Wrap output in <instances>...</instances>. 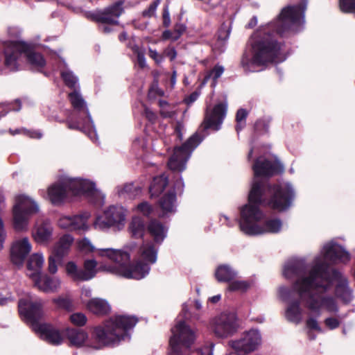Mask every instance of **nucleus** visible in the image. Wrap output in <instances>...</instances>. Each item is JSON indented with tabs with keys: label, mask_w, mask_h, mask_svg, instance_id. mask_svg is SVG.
Wrapping results in <instances>:
<instances>
[{
	"label": "nucleus",
	"mask_w": 355,
	"mask_h": 355,
	"mask_svg": "<svg viewBox=\"0 0 355 355\" xmlns=\"http://www.w3.org/2000/svg\"><path fill=\"white\" fill-rule=\"evenodd\" d=\"M350 254L342 246L333 242L325 244L321 257H317L313 268L307 272L305 261L302 259H292L284 265L283 275L286 279L297 278L293 285L306 307L313 312L320 314L322 309L329 313L336 314L338 306L335 299L324 295L332 286L333 279L329 278L327 265L336 263H347ZM334 281L337 282L336 295L345 302L352 300V293L347 279L339 272H333Z\"/></svg>",
	"instance_id": "nucleus-1"
},
{
	"label": "nucleus",
	"mask_w": 355,
	"mask_h": 355,
	"mask_svg": "<svg viewBox=\"0 0 355 355\" xmlns=\"http://www.w3.org/2000/svg\"><path fill=\"white\" fill-rule=\"evenodd\" d=\"M253 170L254 180L249 194L248 203L241 210L240 229L248 235L277 233L282 226L279 219L268 220L263 226L257 224L264 217L259 205L266 202V196L269 194L272 197L267 205L274 209L283 211L290 206L293 198V189L289 184L272 187L257 180L260 177H268L284 171L283 165L276 157L270 160L263 157H259L253 166Z\"/></svg>",
	"instance_id": "nucleus-2"
},
{
	"label": "nucleus",
	"mask_w": 355,
	"mask_h": 355,
	"mask_svg": "<svg viewBox=\"0 0 355 355\" xmlns=\"http://www.w3.org/2000/svg\"><path fill=\"white\" fill-rule=\"evenodd\" d=\"M137 322L135 316L118 315L107 320L103 327L95 328L91 338L85 331L75 329H66L65 336L71 345L99 349L124 340L128 336L126 331L134 327Z\"/></svg>",
	"instance_id": "nucleus-3"
},
{
	"label": "nucleus",
	"mask_w": 355,
	"mask_h": 355,
	"mask_svg": "<svg viewBox=\"0 0 355 355\" xmlns=\"http://www.w3.org/2000/svg\"><path fill=\"white\" fill-rule=\"evenodd\" d=\"M252 55L245 53L241 64L246 71H255L254 67L268 62H279L285 60L282 45L276 43L273 37L266 31L256 32L252 37Z\"/></svg>",
	"instance_id": "nucleus-4"
},
{
	"label": "nucleus",
	"mask_w": 355,
	"mask_h": 355,
	"mask_svg": "<svg viewBox=\"0 0 355 355\" xmlns=\"http://www.w3.org/2000/svg\"><path fill=\"white\" fill-rule=\"evenodd\" d=\"M129 248L116 250L114 248H99L96 250V256L110 261V264H101L99 270L127 279H141L145 277L150 271L146 264L130 265Z\"/></svg>",
	"instance_id": "nucleus-5"
},
{
	"label": "nucleus",
	"mask_w": 355,
	"mask_h": 355,
	"mask_svg": "<svg viewBox=\"0 0 355 355\" xmlns=\"http://www.w3.org/2000/svg\"><path fill=\"white\" fill-rule=\"evenodd\" d=\"M69 193L72 195L84 194L94 204L101 205L103 203V194L96 189L95 184L87 180L62 178L58 182L48 188V199L53 205L63 202Z\"/></svg>",
	"instance_id": "nucleus-6"
},
{
	"label": "nucleus",
	"mask_w": 355,
	"mask_h": 355,
	"mask_svg": "<svg viewBox=\"0 0 355 355\" xmlns=\"http://www.w3.org/2000/svg\"><path fill=\"white\" fill-rule=\"evenodd\" d=\"M18 306L19 313L32 323L33 328L40 334L42 339L54 345L63 342L66 330L61 331L51 325L38 322L43 315V302L41 300H33L31 296H28L19 300Z\"/></svg>",
	"instance_id": "nucleus-7"
},
{
	"label": "nucleus",
	"mask_w": 355,
	"mask_h": 355,
	"mask_svg": "<svg viewBox=\"0 0 355 355\" xmlns=\"http://www.w3.org/2000/svg\"><path fill=\"white\" fill-rule=\"evenodd\" d=\"M5 64L10 71L18 69V62L21 56L26 58L28 62L34 69H40L46 64L43 56L33 51L30 46L20 41L6 42L4 44Z\"/></svg>",
	"instance_id": "nucleus-8"
},
{
	"label": "nucleus",
	"mask_w": 355,
	"mask_h": 355,
	"mask_svg": "<svg viewBox=\"0 0 355 355\" xmlns=\"http://www.w3.org/2000/svg\"><path fill=\"white\" fill-rule=\"evenodd\" d=\"M69 98L74 111L67 120V127L71 130H80L87 132L89 137L95 141L96 138L93 121L86 103L79 91L75 89L74 92L69 93Z\"/></svg>",
	"instance_id": "nucleus-9"
},
{
	"label": "nucleus",
	"mask_w": 355,
	"mask_h": 355,
	"mask_svg": "<svg viewBox=\"0 0 355 355\" xmlns=\"http://www.w3.org/2000/svg\"><path fill=\"white\" fill-rule=\"evenodd\" d=\"M306 3L307 1L304 0L300 5L288 6L282 9L277 21L268 24V29L275 30L277 33L281 35L299 31L304 23Z\"/></svg>",
	"instance_id": "nucleus-10"
},
{
	"label": "nucleus",
	"mask_w": 355,
	"mask_h": 355,
	"mask_svg": "<svg viewBox=\"0 0 355 355\" xmlns=\"http://www.w3.org/2000/svg\"><path fill=\"white\" fill-rule=\"evenodd\" d=\"M171 331L169 344L172 350L177 354L189 349L198 336L197 329L189 326L184 320L177 321Z\"/></svg>",
	"instance_id": "nucleus-11"
},
{
	"label": "nucleus",
	"mask_w": 355,
	"mask_h": 355,
	"mask_svg": "<svg viewBox=\"0 0 355 355\" xmlns=\"http://www.w3.org/2000/svg\"><path fill=\"white\" fill-rule=\"evenodd\" d=\"M202 140V137L195 134L182 146L175 148L173 153L168 162L169 168L175 171H184L186 168V164L191 153L199 145Z\"/></svg>",
	"instance_id": "nucleus-12"
},
{
	"label": "nucleus",
	"mask_w": 355,
	"mask_h": 355,
	"mask_svg": "<svg viewBox=\"0 0 355 355\" xmlns=\"http://www.w3.org/2000/svg\"><path fill=\"white\" fill-rule=\"evenodd\" d=\"M126 211L121 206H110L98 216L94 223V227L98 230H107L112 227L123 225L125 220Z\"/></svg>",
	"instance_id": "nucleus-13"
},
{
	"label": "nucleus",
	"mask_w": 355,
	"mask_h": 355,
	"mask_svg": "<svg viewBox=\"0 0 355 355\" xmlns=\"http://www.w3.org/2000/svg\"><path fill=\"white\" fill-rule=\"evenodd\" d=\"M261 343V337L257 330H250L236 340H231L230 345L237 355H247L258 349Z\"/></svg>",
	"instance_id": "nucleus-14"
},
{
	"label": "nucleus",
	"mask_w": 355,
	"mask_h": 355,
	"mask_svg": "<svg viewBox=\"0 0 355 355\" xmlns=\"http://www.w3.org/2000/svg\"><path fill=\"white\" fill-rule=\"evenodd\" d=\"M236 316L232 313H223L211 322V328L215 335L220 338L227 337L237 329Z\"/></svg>",
	"instance_id": "nucleus-15"
},
{
	"label": "nucleus",
	"mask_w": 355,
	"mask_h": 355,
	"mask_svg": "<svg viewBox=\"0 0 355 355\" xmlns=\"http://www.w3.org/2000/svg\"><path fill=\"white\" fill-rule=\"evenodd\" d=\"M123 3L119 1L103 10L87 15L88 19L101 24H117L118 19L123 12Z\"/></svg>",
	"instance_id": "nucleus-16"
},
{
	"label": "nucleus",
	"mask_w": 355,
	"mask_h": 355,
	"mask_svg": "<svg viewBox=\"0 0 355 355\" xmlns=\"http://www.w3.org/2000/svg\"><path fill=\"white\" fill-rule=\"evenodd\" d=\"M53 226L48 219L38 220L31 231V236L39 245H48L53 240Z\"/></svg>",
	"instance_id": "nucleus-17"
},
{
	"label": "nucleus",
	"mask_w": 355,
	"mask_h": 355,
	"mask_svg": "<svg viewBox=\"0 0 355 355\" xmlns=\"http://www.w3.org/2000/svg\"><path fill=\"white\" fill-rule=\"evenodd\" d=\"M32 250L30 239L25 236L15 239L10 247V259L13 264L21 266Z\"/></svg>",
	"instance_id": "nucleus-18"
},
{
	"label": "nucleus",
	"mask_w": 355,
	"mask_h": 355,
	"mask_svg": "<svg viewBox=\"0 0 355 355\" xmlns=\"http://www.w3.org/2000/svg\"><path fill=\"white\" fill-rule=\"evenodd\" d=\"M227 104L218 103L211 110H207L202 127L205 130H218L226 115Z\"/></svg>",
	"instance_id": "nucleus-19"
},
{
	"label": "nucleus",
	"mask_w": 355,
	"mask_h": 355,
	"mask_svg": "<svg viewBox=\"0 0 355 355\" xmlns=\"http://www.w3.org/2000/svg\"><path fill=\"white\" fill-rule=\"evenodd\" d=\"M18 209V211L24 214H34L39 211L37 203L26 195H17L15 198V205L12 209Z\"/></svg>",
	"instance_id": "nucleus-20"
},
{
	"label": "nucleus",
	"mask_w": 355,
	"mask_h": 355,
	"mask_svg": "<svg viewBox=\"0 0 355 355\" xmlns=\"http://www.w3.org/2000/svg\"><path fill=\"white\" fill-rule=\"evenodd\" d=\"M139 258L145 261V263H142L139 260L133 265L146 264L150 268L149 264L155 263L157 261V249L154 246L152 242H144L139 248Z\"/></svg>",
	"instance_id": "nucleus-21"
},
{
	"label": "nucleus",
	"mask_w": 355,
	"mask_h": 355,
	"mask_svg": "<svg viewBox=\"0 0 355 355\" xmlns=\"http://www.w3.org/2000/svg\"><path fill=\"white\" fill-rule=\"evenodd\" d=\"M35 286L39 290L46 293L57 291L61 285V281L58 277H49L46 275H40L36 279H33Z\"/></svg>",
	"instance_id": "nucleus-22"
},
{
	"label": "nucleus",
	"mask_w": 355,
	"mask_h": 355,
	"mask_svg": "<svg viewBox=\"0 0 355 355\" xmlns=\"http://www.w3.org/2000/svg\"><path fill=\"white\" fill-rule=\"evenodd\" d=\"M44 263V258L41 252L34 253L29 257L27 263V275L32 280L40 277Z\"/></svg>",
	"instance_id": "nucleus-23"
},
{
	"label": "nucleus",
	"mask_w": 355,
	"mask_h": 355,
	"mask_svg": "<svg viewBox=\"0 0 355 355\" xmlns=\"http://www.w3.org/2000/svg\"><path fill=\"white\" fill-rule=\"evenodd\" d=\"M73 240L70 234L62 236L53 245L51 253L55 255L58 259L61 260L69 253Z\"/></svg>",
	"instance_id": "nucleus-24"
},
{
	"label": "nucleus",
	"mask_w": 355,
	"mask_h": 355,
	"mask_svg": "<svg viewBox=\"0 0 355 355\" xmlns=\"http://www.w3.org/2000/svg\"><path fill=\"white\" fill-rule=\"evenodd\" d=\"M31 214H24L18 211V209H12V225L13 228L19 232H26L28 230L29 219Z\"/></svg>",
	"instance_id": "nucleus-25"
},
{
	"label": "nucleus",
	"mask_w": 355,
	"mask_h": 355,
	"mask_svg": "<svg viewBox=\"0 0 355 355\" xmlns=\"http://www.w3.org/2000/svg\"><path fill=\"white\" fill-rule=\"evenodd\" d=\"M87 309L94 314L105 315L110 311L107 302L101 298H92L87 303Z\"/></svg>",
	"instance_id": "nucleus-26"
},
{
	"label": "nucleus",
	"mask_w": 355,
	"mask_h": 355,
	"mask_svg": "<svg viewBox=\"0 0 355 355\" xmlns=\"http://www.w3.org/2000/svg\"><path fill=\"white\" fill-rule=\"evenodd\" d=\"M286 318L288 320L299 324L303 319V311L299 302H291L286 310Z\"/></svg>",
	"instance_id": "nucleus-27"
},
{
	"label": "nucleus",
	"mask_w": 355,
	"mask_h": 355,
	"mask_svg": "<svg viewBox=\"0 0 355 355\" xmlns=\"http://www.w3.org/2000/svg\"><path fill=\"white\" fill-rule=\"evenodd\" d=\"M141 191L139 186L133 184H126L119 187L117 193L119 197L124 199H134L141 193Z\"/></svg>",
	"instance_id": "nucleus-28"
},
{
	"label": "nucleus",
	"mask_w": 355,
	"mask_h": 355,
	"mask_svg": "<svg viewBox=\"0 0 355 355\" xmlns=\"http://www.w3.org/2000/svg\"><path fill=\"white\" fill-rule=\"evenodd\" d=\"M150 234L154 237L156 242L160 243L163 241L166 236V229L162 223L157 220H153L148 227Z\"/></svg>",
	"instance_id": "nucleus-29"
},
{
	"label": "nucleus",
	"mask_w": 355,
	"mask_h": 355,
	"mask_svg": "<svg viewBox=\"0 0 355 355\" xmlns=\"http://www.w3.org/2000/svg\"><path fill=\"white\" fill-rule=\"evenodd\" d=\"M216 277L218 282H230L237 276V272L229 266H220L216 271Z\"/></svg>",
	"instance_id": "nucleus-30"
},
{
	"label": "nucleus",
	"mask_w": 355,
	"mask_h": 355,
	"mask_svg": "<svg viewBox=\"0 0 355 355\" xmlns=\"http://www.w3.org/2000/svg\"><path fill=\"white\" fill-rule=\"evenodd\" d=\"M101 271L97 268V261L94 259H87L84 262V268L82 270L83 281H88L95 277L96 272Z\"/></svg>",
	"instance_id": "nucleus-31"
},
{
	"label": "nucleus",
	"mask_w": 355,
	"mask_h": 355,
	"mask_svg": "<svg viewBox=\"0 0 355 355\" xmlns=\"http://www.w3.org/2000/svg\"><path fill=\"white\" fill-rule=\"evenodd\" d=\"M167 184L168 178L164 174L155 177L150 187L151 196L159 195L164 191Z\"/></svg>",
	"instance_id": "nucleus-32"
},
{
	"label": "nucleus",
	"mask_w": 355,
	"mask_h": 355,
	"mask_svg": "<svg viewBox=\"0 0 355 355\" xmlns=\"http://www.w3.org/2000/svg\"><path fill=\"white\" fill-rule=\"evenodd\" d=\"M89 216L90 215L88 213L73 216L72 231L87 230L89 228L87 221Z\"/></svg>",
	"instance_id": "nucleus-33"
},
{
	"label": "nucleus",
	"mask_w": 355,
	"mask_h": 355,
	"mask_svg": "<svg viewBox=\"0 0 355 355\" xmlns=\"http://www.w3.org/2000/svg\"><path fill=\"white\" fill-rule=\"evenodd\" d=\"M175 199L176 196L173 191L163 196L160 200V206L162 210L166 213L174 211Z\"/></svg>",
	"instance_id": "nucleus-34"
},
{
	"label": "nucleus",
	"mask_w": 355,
	"mask_h": 355,
	"mask_svg": "<svg viewBox=\"0 0 355 355\" xmlns=\"http://www.w3.org/2000/svg\"><path fill=\"white\" fill-rule=\"evenodd\" d=\"M132 236L135 238L141 237L144 233V225L142 220L139 217H134L129 227Z\"/></svg>",
	"instance_id": "nucleus-35"
},
{
	"label": "nucleus",
	"mask_w": 355,
	"mask_h": 355,
	"mask_svg": "<svg viewBox=\"0 0 355 355\" xmlns=\"http://www.w3.org/2000/svg\"><path fill=\"white\" fill-rule=\"evenodd\" d=\"M67 274L74 281H83L82 270L78 269L73 261H69L66 264Z\"/></svg>",
	"instance_id": "nucleus-36"
},
{
	"label": "nucleus",
	"mask_w": 355,
	"mask_h": 355,
	"mask_svg": "<svg viewBox=\"0 0 355 355\" xmlns=\"http://www.w3.org/2000/svg\"><path fill=\"white\" fill-rule=\"evenodd\" d=\"M61 76L66 84L70 88L76 89L78 79L70 70H65L61 72Z\"/></svg>",
	"instance_id": "nucleus-37"
},
{
	"label": "nucleus",
	"mask_w": 355,
	"mask_h": 355,
	"mask_svg": "<svg viewBox=\"0 0 355 355\" xmlns=\"http://www.w3.org/2000/svg\"><path fill=\"white\" fill-rule=\"evenodd\" d=\"M224 72V68L220 65H216L214 69L209 72V73L205 77L203 84H205L208 80L211 78L214 80V86L216 84V80Z\"/></svg>",
	"instance_id": "nucleus-38"
},
{
	"label": "nucleus",
	"mask_w": 355,
	"mask_h": 355,
	"mask_svg": "<svg viewBox=\"0 0 355 355\" xmlns=\"http://www.w3.org/2000/svg\"><path fill=\"white\" fill-rule=\"evenodd\" d=\"M245 281L233 279L229 282L228 290L230 291H245L249 288Z\"/></svg>",
	"instance_id": "nucleus-39"
},
{
	"label": "nucleus",
	"mask_w": 355,
	"mask_h": 355,
	"mask_svg": "<svg viewBox=\"0 0 355 355\" xmlns=\"http://www.w3.org/2000/svg\"><path fill=\"white\" fill-rule=\"evenodd\" d=\"M336 317H329L324 320L325 325L330 329H334L339 327L340 322L344 319L345 315L335 314Z\"/></svg>",
	"instance_id": "nucleus-40"
},
{
	"label": "nucleus",
	"mask_w": 355,
	"mask_h": 355,
	"mask_svg": "<svg viewBox=\"0 0 355 355\" xmlns=\"http://www.w3.org/2000/svg\"><path fill=\"white\" fill-rule=\"evenodd\" d=\"M73 216H61L58 221V225L64 230L72 231Z\"/></svg>",
	"instance_id": "nucleus-41"
},
{
	"label": "nucleus",
	"mask_w": 355,
	"mask_h": 355,
	"mask_svg": "<svg viewBox=\"0 0 355 355\" xmlns=\"http://www.w3.org/2000/svg\"><path fill=\"white\" fill-rule=\"evenodd\" d=\"M248 112L244 109H240L237 111L236 119L237 122V125L236 129L237 132L241 130L245 123V119L247 117Z\"/></svg>",
	"instance_id": "nucleus-42"
},
{
	"label": "nucleus",
	"mask_w": 355,
	"mask_h": 355,
	"mask_svg": "<svg viewBox=\"0 0 355 355\" xmlns=\"http://www.w3.org/2000/svg\"><path fill=\"white\" fill-rule=\"evenodd\" d=\"M70 321L76 326H83L86 324L87 318L82 313H75L70 315Z\"/></svg>",
	"instance_id": "nucleus-43"
},
{
	"label": "nucleus",
	"mask_w": 355,
	"mask_h": 355,
	"mask_svg": "<svg viewBox=\"0 0 355 355\" xmlns=\"http://www.w3.org/2000/svg\"><path fill=\"white\" fill-rule=\"evenodd\" d=\"M340 8L344 12L354 13L355 0H340Z\"/></svg>",
	"instance_id": "nucleus-44"
},
{
	"label": "nucleus",
	"mask_w": 355,
	"mask_h": 355,
	"mask_svg": "<svg viewBox=\"0 0 355 355\" xmlns=\"http://www.w3.org/2000/svg\"><path fill=\"white\" fill-rule=\"evenodd\" d=\"M78 247L83 251L95 252L96 253L97 249H95L91 241L87 238H84L78 242Z\"/></svg>",
	"instance_id": "nucleus-45"
},
{
	"label": "nucleus",
	"mask_w": 355,
	"mask_h": 355,
	"mask_svg": "<svg viewBox=\"0 0 355 355\" xmlns=\"http://www.w3.org/2000/svg\"><path fill=\"white\" fill-rule=\"evenodd\" d=\"M58 259L55 255L51 253L48 258V271L51 274H55L58 271Z\"/></svg>",
	"instance_id": "nucleus-46"
},
{
	"label": "nucleus",
	"mask_w": 355,
	"mask_h": 355,
	"mask_svg": "<svg viewBox=\"0 0 355 355\" xmlns=\"http://www.w3.org/2000/svg\"><path fill=\"white\" fill-rule=\"evenodd\" d=\"M214 345L212 343L204 346L202 348L192 352L190 355H212Z\"/></svg>",
	"instance_id": "nucleus-47"
},
{
	"label": "nucleus",
	"mask_w": 355,
	"mask_h": 355,
	"mask_svg": "<svg viewBox=\"0 0 355 355\" xmlns=\"http://www.w3.org/2000/svg\"><path fill=\"white\" fill-rule=\"evenodd\" d=\"M161 2V0H155L154 1L150 6L149 7L144 10L143 11V15L144 17H151L153 16L155 11H156V9L157 8V6H159V4Z\"/></svg>",
	"instance_id": "nucleus-48"
},
{
	"label": "nucleus",
	"mask_w": 355,
	"mask_h": 355,
	"mask_svg": "<svg viewBox=\"0 0 355 355\" xmlns=\"http://www.w3.org/2000/svg\"><path fill=\"white\" fill-rule=\"evenodd\" d=\"M136 209L144 216H148L152 211L151 206L146 202L139 204Z\"/></svg>",
	"instance_id": "nucleus-49"
},
{
	"label": "nucleus",
	"mask_w": 355,
	"mask_h": 355,
	"mask_svg": "<svg viewBox=\"0 0 355 355\" xmlns=\"http://www.w3.org/2000/svg\"><path fill=\"white\" fill-rule=\"evenodd\" d=\"M186 31V26L183 24H176L174 28V36L173 37V41L178 40L183 33Z\"/></svg>",
	"instance_id": "nucleus-50"
},
{
	"label": "nucleus",
	"mask_w": 355,
	"mask_h": 355,
	"mask_svg": "<svg viewBox=\"0 0 355 355\" xmlns=\"http://www.w3.org/2000/svg\"><path fill=\"white\" fill-rule=\"evenodd\" d=\"M148 55L157 64H160L164 60V56L159 54L156 50L149 49Z\"/></svg>",
	"instance_id": "nucleus-51"
},
{
	"label": "nucleus",
	"mask_w": 355,
	"mask_h": 355,
	"mask_svg": "<svg viewBox=\"0 0 355 355\" xmlns=\"http://www.w3.org/2000/svg\"><path fill=\"white\" fill-rule=\"evenodd\" d=\"M306 326L310 329H314L320 332L321 331V328L315 318H309L306 321Z\"/></svg>",
	"instance_id": "nucleus-52"
},
{
	"label": "nucleus",
	"mask_w": 355,
	"mask_h": 355,
	"mask_svg": "<svg viewBox=\"0 0 355 355\" xmlns=\"http://www.w3.org/2000/svg\"><path fill=\"white\" fill-rule=\"evenodd\" d=\"M164 53L166 56L168 57L171 61L174 60L177 56V52L174 48H166Z\"/></svg>",
	"instance_id": "nucleus-53"
},
{
	"label": "nucleus",
	"mask_w": 355,
	"mask_h": 355,
	"mask_svg": "<svg viewBox=\"0 0 355 355\" xmlns=\"http://www.w3.org/2000/svg\"><path fill=\"white\" fill-rule=\"evenodd\" d=\"M137 62L141 68H144L146 67V62L145 58L144 53L142 51H137Z\"/></svg>",
	"instance_id": "nucleus-54"
},
{
	"label": "nucleus",
	"mask_w": 355,
	"mask_h": 355,
	"mask_svg": "<svg viewBox=\"0 0 355 355\" xmlns=\"http://www.w3.org/2000/svg\"><path fill=\"white\" fill-rule=\"evenodd\" d=\"M53 302L60 307H66L69 304L68 300L62 297H58L57 298H54L53 300Z\"/></svg>",
	"instance_id": "nucleus-55"
},
{
	"label": "nucleus",
	"mask_w": 355,
	"mask_h": 355,
	"mask_svg": "<svg viewBox=\"0 0 355 355\" xmlns=\"http://www.w3.org/2000/svg\"><path fill=\"white\" fill-rule=\"evenodd\" d=\"M8 105L6 104H0V109H2V113L0 114V118L3 116H5L9 111L10 110H15L19 111L21 109L20 103H19L18 107L17 109L15 108H7Z\"/></svg>",
	"instance_id": "nucleus-56"
},
{
	"label": "nucleus",
	"mask_w": 355,
	"mask_h": 355,
	"mask_svg": "<svg viewBox=\"0 0 355 355\" xmlns=\"http://www.w3.org/2000/svg\"><path fill=\"white\" fill-rule=\"evenodd\" d=\"M144 114L150 122H154L156 119V114L148 107H145Z\"/></svg>",
	"instance_id": "nucleus-57"
},
{
	"label": "nucleus",
	"mask_w": 355,
	"mask_h": 355,
	"mask_svg": "<svg viewBox=\"0 0 355 355\" xmlns=\"http://www.w3.org/2000/svg\"><path fill=\"white\" fill-rule=\"evenodd\" d=\"M184 128L182 123L178 122L175 127V132L177 134V136L180 139V140L182 139V132L184 131Z\"/></svg>",
	"instance_id": "nucleus-58"
},
{
	"label": "nucleus",
	"mask_w": 355,
	"mask_h": 355,
	"mask_svg": "<svg viewBox=\"0 0 355 355\" xmlns=\"http://www.w3.org/2000/svg\"><path fill=\"white\" fill-rule=\"evenodd\" d=\"M24 134L27 135L28 136H29L31 138H35V139H40L42 136V134L39 131H36V130L30 131V130H27L26 129H25Z\"/></svg>",
	"instance_id": "nucleus-59"
},
{
	"label": "nucleus",
	"mask_w": 355,
	"mask_h": 355,
	"mask_svg": "<svg viewBox=\"0 0 355 355\" xmlns=\"http://www.w3.org/2000/svg\"><path fill=\"white\" fill-rule=\"evenodd\" d=\"M163 19L164 21L163 24L165 26L168 27L170 25L171 20H170V15L168 10L166 8L163 13Z\"/></svg>",
	"instance_id": "nucleus-60"
},
{
	"label": "nucleus",
	"mask_w": 355,
	"mask_h": 355,
	"mask_svg": "<svg viewBox=\"0 0 355 355\" xmlns=\"http://www.w3.org/2000/svg\"><path fill=\"white\" fill-rule=\"evenodd\" d=\"M174 36V33L171 32V31L169 30H166L165 31L163 32L162 33V39L163 40H168V39H171L173 40V37Z\"/></svg>",
	"instance_id": "nucleus-61"
},
{
	"label": "nucleus",
	"mask_w": 355,
	"mask_h": 355,
	"mask_svg": "<svg viewBox=\"0 0 355 355\" xmlns=\"http://www.w3.org/2000/svg\"><path fill=\"white\" fill-rule=\"evenodd\" d=\"M12 301H13V298L11 296L4 297L0 295V305H5Z\"/></svg>",
	"instance_id": "nucleus-62"
},
{
	"label": "nucleus",
	"mask_w": 355,
	"mask_h": 355,
	"mask_svg": "<svg viewBox=\"0 0 355 355\" xmlns=\"http://www.w3.org/2000/svg\"><path fill=\"white\" fill-rule=\"evenodd\" d=\"M92 293V291L89 288H84L82 289V295L85 297H90Z\"/></svg>",
	"instance_id": "nucleus-63"
},
{
	"label": "nucleus",
	"mask_w": 355,
	"mask_h": 355,
	"mask_svg": "<svg viewBox=\"0 0 355 355\" xmlns=\"http://www.w3.org/2000/svg\"><path fill=\"white\" fill-rule=\"evenodd\" d=\"M280 294L283 297H285L288 293L289 291L286 288H281L279 290Z\"/></svg>",
	"instance_id": "nucleus-64"
}]
</instances>
